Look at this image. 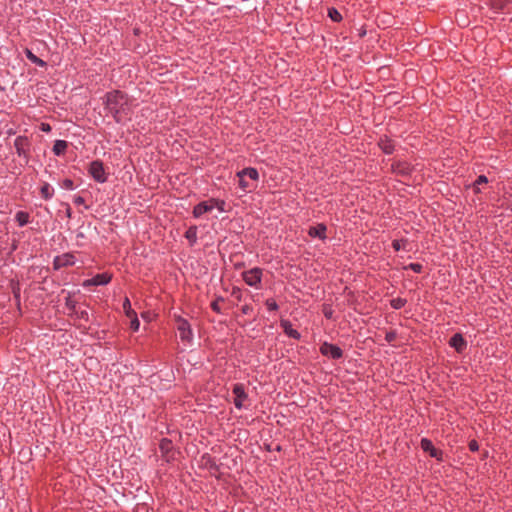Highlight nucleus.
<instances>
[{
    "label": "nucleus",
    "instance_id": "1",
    "mask_svg": "<svg viewBox=\"0 0 512 512\" xmlns=\"http://www.w3.org/2000/svg\"><path fill=\"white\" fill-rule=\"evenodd\" d=\"M106 109L115 118L117 122H121L128 114L129 106L127 97L120 91H113L106 95Z\"/></svg>",
    "mask_w": 512,
    "mask_h": 512
},
{
    "label": "nucleus",
    "instance_id": "2",
    "mask_svg": "<svg viewBox=\"0 0 512 512\" xmlns=\"http://www.w3.org/2000/svg\"><path fill=\"white\" fill-rule=\"evenodd\" d=\"M238 186L244 191H252L258 182L259 173L256 168H244L236 174Z\"/></svg>",
    "mask_w": 512,
    "mask_h": 512
},
{
    "label": "nucleus",
    "instance_id": "3",
    "mask_svg": "<svg viewBox=\"0 0 512 512\" xmlns=\"http://www.w3.org/2000/svg\"><path fill=\"white\" fill-rule=\"evenodd\" d=\"M233 403L235 407L239 410L248 409L250 406V400L248 398V394L245 391V386L242 383H236L233 386Z\"/></svg>",
    "mask_w": 512,
    "mask_h": 512
},
{
    "label": "nucleus",
    "instance_id": "4",
    "mask_svg": "<svg viewBox=\"0 0 512 512\" xmlns=\"http://www.w3.org/2000/svg\"><path fill=\"white\" fill-rule=\"evenodd\" d=\"M223 203L217 200L211 199L208 201H204L195 206L193 210V214L195 217H200L204 213H212L213 211H217L221 213L223 211Z\"/></svg>",
    "mask_w": 512,
    "mask_h": 512
},
{
    "label": "nucleus",
    "instance_id": "5",
    "mask_svg": "<svg viewBox=\"0 0 512 512\" xmlns=\"http://www.w3.org/2000/svg\"><path fill=\"white\" fill-rule=\"evenodd\" d=\"M319 351L323 356L332 360H339L343 357V350L339 346L327 341L321 344Z\"/></svg>",
    "mask_w": 512,
    "mask_h": 512
},
{
    "label": "nucleus",
    "instance_id": "6",
    "mask_svg": "<svg viewBox=\"0 0 512 512\" xmlns=\"http://www.w3.org/2000/svg\"><path fill=\"white\" fill-rule=\"evenodd\" d=\"M244 282L251 286L258 288L261 284L262 280V269L258 267H254L250 270L244 271L242 273Z\"/></svg>",
    "mask_w": 512,
    "mask_h": 512
},
{
    "label": "nucleus",
    "instance_id": "7",
    "mask_svg": "<svg viewBox=\"0 0 512 512\" xmlns=\"http://www.w3.org/2000/svg\"><path fill=\"white\" fill-rule=\"evenodd\" d=\"M421 449L428 453L430 457L435 458L439 462L444 461V452L434 447L432 441L428 438H422L420 442Z\"/></svg>",
    "mask_w": 512,
    "mask_h": 512
},
{
    "label": "nucleus",
    "instance_id": "8",
    "mask_svg": "<svg viewBox=\"0 0 512 512\" xmlns=\"http://www.w3.org/2000/svg\"><path fill=\"white\" fill-rule=\"evenodd\" d=\"M176 329L179 333L181 341L190 343L192 340V330L187 320L180 316L176 318Z\"/></svg>",
    "mask_w": 512,
    "mask_h": 512
},
{
    "label": "nucleus",
    "instance_id": "9",
    "mask_svg": "<svg viewBox=\"0 0 512 512\" xmlns=\"http://www.w3.org/2000/svg\"><path fill=\"white\" fill-rule=\"evenodd\" d=\"M391 171L397 176L408 178L413 172V167L407 161H395L391 164Z\"/></svg>",
    "mask_w": 512,
    "mask_h": 512
},
{
    "label": "nucleus",
    "instance_id": "10",
    "mask_svg": "<svg viewBox=\"0 0 512 512\" xmlns=\"http://www.w3.org/2000/svg\"><path fill=\"white\" fill-rule=\"evenodd\" d=\"M89 173L97 182L104 183L106 181V173L100 161H93L90 164Z\"/></svg>",
    "mask_w": 512,
    "mask_h": 512
},
{
    "label": "nucleus",
    "instance_id": "11",
    "mask_svg": "<svg viewBox=\"0 0 512 512\" xmlns=\"http://www.w3.org/2000/svg\"><path fill=\"white\" fill-rule=\"evenodd\" d=\"M327 226L324 223H318L316 226H311L308 229V235L311 238H319L322 241L327 239Z\"/></svg>",
    "mask_w": 512,
    "mask_h": 512
},
{
    "label": "nucleus",
    "instance_id": "12",
    "mask_svg": "<svg viewBox=\"0 0 512 512\" xmlns=\"http://www.w3.org/2000/svg\"><path fill=\"white\" fill-rule=\"evenodd\" d=\"M449 345L456 350L458 353L465 351L467 347V341L460 333H455L449 340Z\"/></svg>",
    "mask_w": 512,
    "mask_h": 512
},
{
    "label": "nucleus",
    "instance_id": "13",
    "mask_svg": "<svg viewBox=\"0 0 512 512\" xmlns=\"http://www.w3.org/2000/svg\"><path fill=\"white\" fill-rule=\"evenodd\" d=\"M280 326L288 337L295 340H299L301 338V334L292 327V324L289 320L282 319L280 321Z\"/></svg>",
    "mask_w": 512,
    "mask_h": 512
},
{
    "label": "nucleus",
    "instance_id": "14",
    "mask_svg": "<svg viewBox=\"0 0 512 512\" xmlns=\"http://www.w3.org/2000/svg\"><path fill=\"white\" fill-rule=\"evenodd\" d=\"M111 280V276L107 273H102V274H97L96 276H94L93 278L91 279H88L84 282V286H90V285H94V286H98V285H105L107 283H109Z\"/></svg>",
    "mask_w": 512,
    "mask_h": 512
},
{
    "label": "nucleus",
    "instance_id": "15",
    "mask_svg": "<svg viewBox=\"0 0 512 512\" xmlns=\"http://www.w3.org/2000/svg\"><path fill=\"white\" fill-rule=\"evenodd\" d=\"M378 146L382 150L383 153L390 155L395 150V144L393 140H391L388 136L380 137L378 141Z\"/></svg>",
    "mask_w": 512,
    "mask_h": 512
},
{
    "label": "nucleus",
    "instance_id": "16",
    "mask_svg": "<svg viewBox=\"0 0 512 512\" xmlns=\"http://www.w3.org/2000/svg\"><path fill=\"white\" fill-rule=\"evenodd\" d=\"M392 247L395 251L404 250L409 252L411 250L410 241L407 238L395 239L392 241Z\"/></svg>",
    "mask_w": 512,
    "mask_h": 512
},
{
    "label": "nucleus",
    "instance_id": "17",
    "mask_svg": "<svg viewBox=\"0 0 512 512\" xmlns=\"http://www.w3.org/2000/svg\"><path fill=\"white\" fill-rule=\"evenodd\" d=\"M27 139L23 137H17L14 142L17 154L19 156H26Z\"/></svg>",
    "mask_w": 512,
    "mask_h": 512
},
{
    "label": "nucleus",
    "instance_id": "18",
    "mask_svg": "<svg viewBox=\"0 0 512 512\" xmlns=\"http://www.w3.org/2000/svg\"><path fill=\"white\" fill-rule=\"evenodd\" d=\"M40 193L45 200H49L52 198L54 194V189L51 187L49 183L44 182L41 186Z\"/></svg>",
    "mask_w": 512,
    "mask_h": 512
},
{
    "label": "nucleus",
    "instance_id": "19",
    "mask_svg": "<svg viewBox=\"0 0 512 512\" xmlns=\"http://www.w3.org/2000/svg\"><path fill=\"white\" fill-rule=\"evenodd\" d=\"M488 178L485 175H479L473 183V191L475 194L481 193L480 185L487 184Z\"/></svg>",
    "mask_w": 512,
    "mask_h": 512
},
{
    "label": "nucleus",
    "instance_id": "20",
    "mask_svg": "<svg viewBox=\"0 0 512 512\" xmlns=\"http://www.w3.org/2000/svg\"><path fill=\"white\" fill-rule=\"evenodd\" d=\"M66 148H67V142L66 141H64V140H57L54 143L53 152L56 155H62L65 152Z\"/></svg>",
    "mask_w": 512,
    "mask_h": 512
},
{
    "label": "nucleus",
    "instance_id": "21",
    "mask_svg": "<svg viewBox=\"0 0 512 512\" xmlns=\"http://www.w3.org/2000/svg\"><path fill=\"white\" fill-rule=\"evenodd\" d=\"M510 0H489V3L491 5V7L495 10V11H501L503 10L506 5L509 3Z\"/></svg>",
    "mask_w": 512,
    "mask_h": 512
},
{
    "label": "nucleus",
    "instance_id": "22",
    "mask_svg": "<svg viewBox=\"0 0 512 512\" xmlns=\"http://www.w3.org/2000/svg\"><path fill=\"white\" fill-rule=\"evenodd\" d=\"M328 17L333 21V22H340L342 20V15L341 13L334 7H330L328 8Z\"/></svg>",
    "mask_w": 512,
    "mask_h": 512
},
{
    "label": "nucleus",
    "instance_id": "23",
    "mask_svg": "<svg viewBox=\"0 0 512 512\" xmlns=\"http://www.w3.org/2000/svg\"><path fill=\"white\" fill-rule=\"evenodd\" d=\"M407 303V300L405 298L397 297L390 301V305L393 309L399 310L403 308Z\"/></svg>",
    "mask_w": 512,
    "mask_h": 512
},
{
    "label": "nucleus",
    "instance_id": "24",
    "mask_svg": "<svg viewBox=\"0 0 512 512\" xmlns=\"http://www.w3.org/2000/svg\"><path fill=\"white\" fill-rule=\"evenodd\" d=\"M16 220H17V222H18V224H19L20 226H24V225H26V224L28 223V221H29V215H28V213H26V212L19 211V212H17V214H16Z\"/></svg>",
    "mask_w": 512,
    "mask_h": 512
},
{
    "label": "nucleus",
    "instance_id": "25",
    "mask_svg": "<svg viewBox=\"0 0 512 512\" xmlns=\"http://www.w3.org/2000/svg\"><path fill=\"white\" fill-rule=\"evenodd\" d=\"M223 306H224V300L222 298H218L211 302V308L213 309V311H215L219 314L221 313Z\"/></svg>",
    "mask_w": 512,
    "mask_h": 512
},
{
    "label": "nucleus",
    "instance_id": "26",
    "mask_svg": "<svg viewBox=\"0 0 512 512\" xmlns=\"http://www.w3.org/2000/svg\"><path fill=\"white\" fill-rule=\"evenodd\" d=\"M323 315L326 319L331 320L334 317V310L332 309L331 305L324 304L322 309Z\"/></svg>",
    "mask_w": 512,
    "mask_h": 512
},
{
    "label": "nucleus",
    "instance_id": "27",
    "mask_svg": "<svg viewBox=\"0 0 512 512\" xmlns=\"http://www.w3.org/2000/svg\"><path fill=\"white\" fill-rule=\"evenodd\" d=\"M404 269H410L415 273H421L423 270V265L420 263L413 262L405 266Z\"/></svg>",
    "mask_w": 512,
    "mask_h": 512
},
{
    "label": "nucleus",
    "instance_id": "28",
    "mask_svg": "<svg viewBox=\"0 0 512 512\" xmlns=\"http://www.w3.org/2000/svg\"><path fill=\"white\" fill-rule=\"evenodd\" d=\"M265 305L269 311H277L279 309L277 302L273 298H268L265 301Z\"/></svg>",
    "mask_w": 512,
    "mask_h": 512
},
{
    "label": "nucleus",
    "instance_id": "29",
    "mask_svg": "<svg viewBox=\"0 0 512 512\" xmlns=\"http://www.w3.org/2000/svg\"><path fill=\"white\" fill-rule=\"evenodd\" d=\"M196 233H197V228L196 227H190L186 233H185V236L188 240H190L191 242H194L196 240Z\"/></svg>",
    "mask_w": 512,
    "mask_h": 512
},
{
    "label": "nucleus",
    "instance_id": "30",
    "mask_svg": "<svg viewBox=\"0 0 512 512\" xmlns=\"http://www.w3.org/2000/svg\"><path fill=\"white\" fill-rule=\"evenodd\" d=\"M396 337H397L396 331L391 330V331L386 332L385 340L387 343H392L393 341H395Z\"/></svg>",
    "mask_w": 512,
    "mask_h": 512
},
{
    "label": "nucleus",
    "instance_id": "31",
    "mask_svg": "<svg viewBox=\"0 0 512 512\" xmlns=\"http://www.w3.org/2000/svg\"><path fill=\"white\" fill-rule=\"evenodd\" d=\"M468 448L471 452H477L479 450V444L475 439H472L468 443Z\"/></svg>",
    "mask_w": 512,
    "mask_h": 512
},
{
    "label": "nucleus",
    "instance_id": "32",
    "mask_svg": "<svg viewBox=\"0 0 512 512\" xmlns=\"http://www.w3.org/2000/svg\"><path fill=\"white\" fill-rule=\"evenodd\" d=\"M139 326H140V322L138 320L137 317H134L130 320V328L133 330V331H137L139 329Z\"/></svg>",
    "mask_w": 512,
    "mask_h": 512
},
{
    "label": "nucleus",
    "instance_id": "33",
    "mask_svg": "<svg viewBox=\"0 0 512 512\" xmlns=\"http://www.w3.org/2000/svg\"><path fill=\"white\" fill-rule=\"evenodd\" d=\"M61 186H62V188L66 189V190H72L73 189V181L70 179H65L62 182Z\"/></svg>",
    "mask_w": 512,
    "mask_h": 512
},
{
    "label": "nucleus",
    "instance_id": "34",
    "mask_svg": "<svg viewBox=\"0 0 512 512\" xmlns=\"http://www.w3.org/2000/svg\"><path fill=\"white\" fill-rule=\"evenodd\" d=\"M27 56L29 59H31L34 63H37L39 65H43L44 62L40 59H38L35 55H33L30 51H28Z\"/></svg>",
    "mask_w": 512,
    "mask_h": 512
},
{
    "label": "nucleus",
    "instance_id": "35",
    "mask_svg": "<svg viewBox=\"0 0 512 512\" xmlns=\"http://www.w3.org/2000/svg\"><path fill=\"white\" fill-rule=\"evenodd\" d=\"M170 447H171V442H170V441H168V440H163V441L161 442V444H160V448H161L163 451H164V450H165V451L169 450V449H170Z\"/></svg>",
    "mask_w": 512,
    "mask_h": 512
},
{
    "label": "nucleus",
    "instance_id": "36",
    "mask_svg": "<svg viewBox=\"0 0 512 512\" xmlns=\"http://www.w3.org/2000/svg\"><path fill=\"white\" fill-rule=\"evenodd\" d=\"M72 258H73L72 255H68V254L65 255L64 256L65 261L62 264L63 265H72L73 264Z\"/></svg>",
    "mask_w": 512,
    "mask_h": 512
},
{
    "label": "nucleus",
    "instance_id": "37",
    "mask_svg": "<svg viewBox=\"0 0 512 512\" xmlns=\"http://www.w3.org/2000/svg\"><path fill=\"white\" fill-rule=\"evenodd\" d=\"M123 309L125 310V313L128 311V310H131V304H130V301L128 298H125L124 300V303H123Z\"/></svg>",
    "mask_w": 512,
    "mask_h": 512
},
{
    "label": "nucleus",
    "instance_id": "38",
    "mask_svg": "<svg viewBox=\"0 0 512 512\" xmlns=\"http://www.w3.org/2000/svg\"><path fill=\"white\" fill-rule=\"evenodd\" d=\"M74 203H75L76 205H82V204H84V198H83V197H81V196H76V197L74 198Z\"/></svg>",
    "mask_w": 512,
    "mask_h": 512
},
{
    "label": "nucleus",
    "instance_id": "39",
    "mask_svg": "<svg viewBox=\"0 0 512 512\" xmlns=\"http://www.w3.org/2000/svg\"><path fill=\"white\" fill-rule=\"evenodd\" d=\"M126 315H127V317H128V318H130V320H131L132 318H134V317H137V314H136V312H135L133 309L128 310V311L126 312Z\"/></svg>",
    "mask_w": 512,
    "mask_h": 512
},
{
    "label": "nucleus",
    "instance_id": "40",
    "mask_svg": "<svg viewBox=\"0 0 512 512\" xmlns=\"http://www.w3.org/2000/svg\"><path fill=\"white\" fill-rule=\"evenodd\" d=\"M251 311H252V307H251V306H249V305H244V306L242 307V312H243V314H249Z\"/></svg>",
    "mask_w": 512,
    "mask_h": 512
},
{
    "label": "nucleus",
    "instance_id": "41",
    "mask_svg": "<svg viewBox=\"0 0 512 512\" xmlns=\"http://www.w3.org/2000/svg\"><path fill=\"white\" fill-rule=\"evenodd\" d=\"M42 130L48 132L50 131V126L48 124H42Z\"/></svg>",
    "mask_w": 512,
    "mask_h": 512
},
{
    "label": "nucleus",
    "instance_id": "42",
    "mask_svg": "<svg viewBox=\"0 0 512 512\" xmlns=\"http://www.w3.org/2000/svg\"><path fill=\"white\" fill-rule=\"evenodd\" d=\"M239 292H240V290H239V289H237V290H236V289H234V290H233V292H232V294L238 297V295H237V294H238Z\"/></svg>",
    "mask_w": 512,
    "mask_h": 512
},
{
    "label": "nucleus",
    "instance_id": "43",
    "mask_svg": "<svg viewBox=\"0 0 512 512\" xmlns=\"http://www.w3.org/2000/svg\"><path fill=\"white\" fill-rule=\"evenodd\" d=\"M59 261H60V259H56V262H55V263H56L57 265H61V264L59 263Z\"/></svg>",
    "mask_w": 512,
    "mask_h": 512
}]
</instances>
